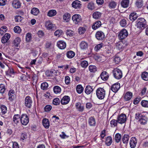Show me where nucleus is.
I'll list each match as a JSON object with an SVG mask.
<instances>
[{"label":"nucleus","instance_id":"obj_1","mask_svg":"<svg viewBox=\"0 0 148 148\" xmlns=\"http://www.w3.org/2000/svg\"><path fill=\"white\" fill-rule=\"evenodd\" d=\"M135 119L138 120L139 123L142 125H145L148 121L147 115L138 112L136 114Z\"/></svg>","mask_w":148,"mask_h":148},{"label":"nucleus","instance_id":"obj_2","mask_svg":"<svg viewBox=\"0 0 148 148\" xmlns=\"http://www.w3.org/2000/svg\"><path fill=\"white\" fill-rule=\"evenodd\" d=\"M136 22V26L139 29H144L147 25L146 21L143 18H139Z\"/></svg>","mask_w":148,"mask_h":148},{"label":"nucleus","instance_id":"obj_3","mask_svg":"<svg viewBox=\"0 0 148 148\" xmlns=\"http://www.w3.org/2000/svg\"><path fill=\"white\" fill-rule=\"evenodd\" d=\"M96 94L98 99H102L105 97L106 91L103 88L99 87L97 89Z\"/></svg>","mask_w":148,"mask_h":148},{"label":"nucleus","instance_id":"obj_4","mask_svg":"<svg viewBox=\"0 0 148 148\" xmlns=\"http://www.w3.org/2000/svg\"><path fill=\"white\" fill-rule=\"evenodd\" d=\"M113 73L114 78L117 79H119L122 77V72L119 69H114L113 71Z\"/></svg>","mask_w":148,"mask_h":148},{"label":"nucleus","instance_id":"obj_5","mask_svg":"<svg viewBox=\"0 0 148 148\" xmlns=\"http://www.w3.org/2000/svg\"><path fill=\"white\" fill-rule=\"evenodd\" d=\"M128 35V33L127 30L123 29L120 32L118 35V37L120 39L122 40L127 37Z\"/></svg>","mask_w":148,"mask_h":148},{"label":"nucleus","instance_id":"obj_6","mask_svg":"<svg viewBox=\"0 0 148 148\" xmlns=\"http://www.w3.org/2000/svg\"><path fill=\"white\" fill-rule=\"evenodd\" d=\"M25 105L28 108H31L33 103L31 97L27 96L25 99Z\"/></svg>","mask_w":148,"mask_h":148},{"label":"nucleus","instance_id":"obj_7","mask_svg":"<svg viewBox=\"0 0 148 148\" xmlns=\"http://www.w3.org/2000/svg\"><path fill=\"white\" fill-rule=\"evenodd\" d=\"M72 20L73 23L75 24H78L80 23L82 19L80 15L79 14H75L72 17Z\"/></svg>","mask_w":148,"mask_h":148},{"label":"nucleus","instance_id":"obj_8","mask_svg":"<svg viewBox=\"0 0 148 148\" xmlns=\"http://www.w3.org/2000/svg\"><path fill=\"white\" fill-rule=\"evenodd\" d=\"M126 119V115L124 114H121L119 115L117 118L118 122L121 124L124 123L125 122Z\"/></svg>","mask_w":148,"mask_h":148},{"label":"nucleus","instance_id":"obj_9","mask_svg":"<svg viewBox=\"0 0 148 148\" xmlns=\"http://www.w3.org/2000/svg\"><path fill=\"white\" fill-rule=\"evenodd\" d=\"M20 121L22 125H26L28 123L29 119L27 115L23 114L21 117Z\"/></svg>","mask_w":148,"mask_h":148},{"label":"nucleus","instance_id":"obj_10","mask_svg":"<svg viewBox=\"0 0 148 148\" xmlns=\"http://www.w3.org/2000/svg\"><path fill=\"white\" fill-rule=\"evenodd\" d=\"M96 37L98 40H102L105 38V34L103 32L101 31H99L97 32L95 35Z\"/></svg>","mask_w":148,"mask_h":148},{"label":"nucleus","instance_id":"obj_11","mask_svg":"<svg viewBox=\"0 0 148 148\" xmlns=\"http://www.w3.org/2000/svg\"><path fill=\"white\" fill-rule=\"evenodd\" d=\"M120 88L119 83H116L113 84L111 87V90L114 92H117Z\"/></svg>","mask_w":148,"mask_h":148},{"label":"nucleus","instance_id":"obj_12","mask_svg":"<svg viewBox=\"0 0 148 148\" xmlns=\"http://www.w3.org/2000/svg\"><path fill=\"white\" fill-rule=\"evenodd\" d=\"M70 99V97L68 96H64L61 100L60 102L62 105H66L69 102Z\"/></svg>","mask_w":148,"mask_h":148},{"label":"nucleus","instance_id":"obj_13","mask_svg":"<svg viewBox=\"0 0 148 148\" xmlns=\"http://www.w3.org/2000/svg\"><path fill=\"white\" fill-rule=\"evenodd\" d=\"M137 143V139L135 137H132L131 138L130 141V144L131 148H134Z\"/></svg>","mask_w":148,"mask_h":148},{"label":"nucleus","instance_id":"obj_14","mask_svg":"<svg viewBox=\"0 0 148 148\" xmlns=\"http://www.w3.org/2000/svg\"><path fill=\"white\" fill-rule=\"evenodd\" d=\"M57 46L60 49H64L66 47V44L63 41L60 40L57 42Z\"/></svg>","mask_w":148,"mask_h":148},{"label":"nucleus","instance_id":"obj_15","mask_svg":"<svg viewBox=\"0 0 148 148\" xmlns=\"http://www.w3.org/2000/svg\"><path fill=\"white\" fill-rule=\"evenodd\" d=\"M10 37V35L9 33L5 34L2 38L1 42L2 43L4 44L7 42Z\"/></svg>","mask_w":148,"mask_h":148},{"label":"nucleus","instance_id":"obj_16","mask_svg":"<svg viewBox=\"0 0 148 148\" xmlns=\"http://www.w3.org/2000/svg\"><path fill=\"white\" fill-rule=\"evenodd\" d=\"M125 46V44L122 41L119 42L116 44V47L119 50H122Z\"/></svg>","mask_w":148,"mask_h":148},{"label":"nucleus","instance_id":"obj_17","mask_svg":"<svg viewBox=\"0 0 148 148\" xmlns=\"http://www.w3.org/2000/svg\"><path fill=\"white\" fill-rule=\"evenodd\" d=\"M72 5V7L74 8L77 9L80 8L81 4L80 1L78 0H75L73 2Z\"/></svg>","mask_w":148,"mask_h":148},{"label":"nucleus","instance_id":"obj_18","mask_svg":"<svg viewBox=\"0 0 148 148\" xmlns=\"http://www.w3.org/2000/svg\"><path fill=\"white\" fill-rule=\"evenodd\" d=\"M13 7L16 9L19 8L21 6V3L18 0H14L12 2Z\"/></svg>","mask_w":148,"mask_h":148},{"label":"nucleus","instance_id":"obj_19","mask_svg":"<svg viewBox=\"0 0 148 148\" xmlns=\"http://www.w3.org/2000/svg\"><path fill=\"white\" fill-rule=\"evenodd\" d=\"M75 107L77 110L79 112H82L84 110V106L79 102L76 103Z\"/></svg>","mask_w":148,"mask_h":148},{"label":"nucleus","instance_id":"obj_20","mask_svg":"<svg viewBox=\"0 0 148 148\" xmlns=\"http://www.w3.org/2000/svg\"><path fill=\"white\" fill-rule=\"evenodd\" d=\"M45 26L47 29L50 30L54 28L55 25L49 21H47L45 23Z\"/></svg>","mask_w":148,"mask_h":148},{"label":"nucleus","instance_id":"obj_21","mask_svg":"<svg viewBox=\"0 0 148 148\" xmlns=\"http://www.w3.org/2000/svg\"><path fill=\"white\" fill-rule=\"evenodd\" d=\"M101 79L104 81L107 80L109 77V75L108 73L105 71H103L101 74Z\"/></svg>","mask_w":148,"mask_h":148},{"label":"nucleus","instance_id":"obj_22","mask_svg":"<svg viewBox=\"0 0 148 148\" xmlns=\"http://www.w3.org/2000/svg\"><path fill=\"white\" fill-rule=\"evenodd\" d=\"M129 137V136L128 134H124L122 137V140L123 143L126 145L128 144Z\"/></svg>","mask_w":148,"mask_h":148},{"label":"nucleus","instance_id":"obj_23","mask_svg":"<svg viewBox=\"0 0 148 148\" xmlns=\"http://www.w3.org/2000/svg\"><path fill=\"white\" fill-rule=\"evenodd\" d=\"M132 96V93L130 92H127L125 95V99L126 101H129L131 99Z\"/></svg>","mask_w":148,"mask_h":148},{"label":"nucleus","instance_id":"obj_24","mask_svg":"<svg viewBox=\"0 0 148 148\" xmlns=\"http://www.w3.org/2000/svg\"><path fill=\"white\" fill-rule=\"evenodd\" d=\"M101 25V22L100 21H97L93 24L92 27L93 29L96 30L99 28Z\"/></svg>","mask_w":148,"mask_h":148},{"label":"nucleus","instance_id":"obj_25","mask_svg":"<svg viewBox=\"0 0 148 148\" xmlns=\"http://www.w3.org/2000/svg\"><path fill=\"white\" fill-rule=\"evenodd\" d=\"M93 91L92 88L90 85L87 86L85 89V92L87 95L90 94Z\"/></svg>","mask_w":148,"mask_h":148},{"label":"nucleus","instance_id":"obj_26","mask_svg":"<svg viewBox=\"0 0 148 148\" xmlns=\"http://www.w3.org/2000/svg\"><path fill=\"white\" fill-rule=\"evenodd\" d=\"M42 123L43 126L46 129L49 128V123L48 119H44L42 120Z\"/></svg>","mask_w":148,"mask_h":148},{"label":"nucleus","instance_id":"obj_27","mask_svg":"<svg viewBox=\"0 0 148 148\" xmlns=\"http://www.w3.org/2000/svg\"><path fill=\"white\" fill-rule=\"evenodd\" d=\"M21 40L20 38L19 37L16 38L14 40L13 44L14 46H15L16 47H18L21 42Z\"/></svg>","mask_w":148,"mask_h":148},{"label":"nucleus","instance_id":"obj_28","mask_svg":"<svg viewBox=\"0 0 148 148\" xmlns=\"http://www.w3.org/2000/svg\"><path fill=\"white\" fill-rule=\"evenodd\" d=\"M129 4V0H123L121 3L122 6L124 8L128 7Z\"/></svg>","mask_w":148,"mask_h":148},{"label":"nucleus","instance_id":"obj_29","mask_svg":"<svg viewBox=\"0 0 148 148\" xmlns=\"http://www.w3.org/2000/svg\"><path fill=\"white\" fill-rule=\"evenodd\" d=\"M21 117L19 114H15L13 118V121L14 123L17 124L20 120Z\"/></svg>","mask_w":148,"mask_h":148},{"label":"nucleus","instance_id":"obj_30","mask_svg":"<svg viewBox=\"0 0 148 148\" xmlns=\"http://www.w3.org/2000/svg\"><path fill=\"white\" fill-rule=\"evenodd\" d=\"M138 17L137 14L135 13H131L129 16V18L132 21H133L136 20Z\"/></svg>","mask_w":148,"mask_h":148},{"label":"nucleus","instance_id":"obj_31","mask_svg":"<svg viewBox=\"0 0 148 148\" xmlns=\"http://www.w3.org/2000/svg\"><path fill=\"white\" fill-rule=\"evenodd\" d=\"M14 91L13 90H10L8 93L9 99L10 101H12L14 98Z\"/></svg>","mask_w":148,"mask_h":148},{"label":"nucleus","instance_id":"obj_32","mask_svg":"<svg viewBox=\"0 0 148 148\" xmlns=\"http://www.w3.org/2000/svg\"><path fill=\"white\" fill-rule=\"evenodd\" d=\"M80 47L82 49H85L88 47V44L86 42L82 41L80 44Z\"/></svg>","mask_w":148,"mask_h":148},{"label":"nucleus","instance_id":"obj_33","mask_svg":"<svg viewBox=\"0 0 148 148\" xmlns=\"http://www.w3.org/2000/svg\"><path fill=\"white\" fill-rule=\"evenodd\" d=\"M101 14L100 12L96 11L93 13L92 16L94 18L97 19L101 17Z\"/></svg>","mask_w":148,"mask_h":148},{"label":"nucleus","instance_id":"obj_34","mask_svg":"<svg viewBox=\"0 0 148 148\" xmlns=\"http://www.w3.org/2000/svg\"><path fill=\"white\" fill-rule=\"evenodd\" d=\"M88 123L91 126H94L95 124V119L92 117H90L88 120Z\"/></svg>","mask_w":148,"mask_h":148},{"label":"nucleus","instance_id":"obj_35","mask_svg":"<svg viewBox=\"0 0 148 148\" xmlns=\"http://www.w3.org/2000/svg\"><path fill=\"white\" fill-rule=\"evenodd\" d=\"M71 17L70 14L68 13H66L63 16V18L66 22H68L70 20Z\"/></svg>","mask_w":148,"mask_h":148},{"label":"nucleus","instance_id":"obj_36","mask_svg":"<svg viewBox=\"0 0 148 148\" xmlns=\"http://www.w3.org/2000/svg\"><path fill=\"white\" fill-rule=\"evenodd\" d=\"M39 12V10L37 8H34L31 10V13L35 16L37 15Z\"/></svg>","mask_w":148,"mask_h":148},{"label":"nucleus","instance_id":"obj_37","mask_svg":"<svg viewBox=\"0 0 148 148\" xmlns=\"http://www.w3.org/2000/svg\"><path fill=\"white\" fill-rule=\"evenodd\" d=\"M76 90L79 94H81L83 91L84 88L81 85H78L76 87Z\"/></svg>","mask_w":148,"mask_h":148},{"label":"nucleus","instance_id":"obj_38","mask_svg":"<svg viewBox=\"0 0 148 148\" xmlns=\"http://www.w3.org/2000/svg\"><path fill=\"white\" fill-rule=\"evenodd\" d=\"M106 143L107 146H110L112 143V139L111 137L108 136L107 137L106 140Z\"/></svg>","mask_w":148,"mask_h":148},{"label":"nucleus","instance_id":"obj_39","mask_svg":"<svg viewBox=\"0 0 148 148\" xmlns=\"http://www.w3.org/2000/svg\"><path fill=\"white\" fill-rule=\"evenodd\" d=\"M117 3L114 1H111L108 4V7L111 9H114L115 8L116 6Z\"/></svg>","mask_w":148,"mask_h":148},{"label":"nucleus","instance_id":"obj_40","mask_svg":"<svg viewBox=\"0 0 148 148\" xmlns=\"http://www.w3.org/2000/svg\"><path fill=\"white\" fill-rule=\"evenodd\" d=\"M75 55V53L72 51H68L66 53L67 57L69 58H71L74 57Z\"/></svg>","mask_w":148,"mask_h":148},{"label":"nucleus","instance_id":"obj_41","mask_svg":"<svg viewBox=\"0 0 148 148\" xmlns=\"http://www.w3.org/2000/svg\"><path fill=\"white\" fill-rule=\"evenodd\" d=\"M142 0H137L135 3L136 5L138 8H141L143 5Z\"/></svg>","mask_w":148,"mask_h":148},{"label":"nucleus","instance_id":"obj_42","mask_svg":"<svg viewBox=\"0 0 148 148\" xmlns=\"http://www.w3.org/2000/svg\"><path fill=\"white\" fill-rule=\"evenodd\" d=\"M56 14V10H51L49 11L47 13V15L50 17H52L55 15Z\"/></svg>","mask_w":148,"mask_h":148},{"label":"nucleus","instance_id":"obj_43","mask_svg":"<svg viewBox=\"0 0 148 148\" xmlns=\"http://www.w3.org/2000/svg\"><path fill=\"white\" fill-rule=\"evenodd\" d=\"M141 77L144 80H148V73L146 72H143L141 75Z\"/></svg>","mask_w":148,"mask_h":148},{"label":"nucleus","instance_id":"obj_44","mask_svg":"<svg viewBox=\"0 0 148 148\" xmlns=\"http://www.w3.org/2000/svg\"><path fill=\"white\" fill-rule=\"evenodd\" d=\"M78 33L80 34H83L86 31V29L84 27H80L78 29Z\"/></svg>","mask_w":148,"mask_h":148},{"label":"nucleus","instance_id":"obj_45","mask_svg":"<svg viewBox=\"0 0 148 148\" xmlns=\"http://www.w3.org/2000/svg\"><path fill=\"white\" fill-rule=\"evenodd\" d=\"M115 140L117 143H119L121 140V135L119 133H117L116 134L115 136Z\"/></svg>","mask_w":148,"mask_h":148},{"label":"nucleus","instance_id":"obj_46","mask_svg":"<svg viewBox=\"0 0 148 148\" xmlns=\"http://www.w3.org/2000/svg\"><path fill=\"white\" fill-rule=\"evenodd\" d=\"M88 68L89 70L91 72H95L97 71V68L95 65H90Z\"/></svg>","mask_w":148,"mask_h":148},{"label":"nucleus","instance_id":"obj_47","mask_svg":"<svg viewBox=\"0 0 148 148\" xmlns=\"http://www.w3.org/2000/svg\"><path fill=\"white\" fill-rule=\"evenodd\" d=\"M53 90L54 92L56 94L60 93L61 91V88L58 86H55L53 87Z\"/></svg>","mask_w":148,"mask_h":148},{"label":"nucleus","instance_id":"obj_48","mask_svg":"<svg viewBox=\"0 0 148 148\" xmlns=\"http://www.w3.org/2000/svg\"><path fill=\"white\" fill-rule=\"evenodd\" d=\"M141 104L142 106L144 108H148V101L146 100H143L141 101Z\"/></svg>","mask_w":148,"mask_h":148},{"label":"nucleus","instance_id":"obj_49","mask_svg":"<svg viewBox=\"0 0 148 148\" xmlns=\"http://www.w3.org/2000/svg\"><path fill=\"white\" fill-rule=\"evenodd\" d=\"M117 120L113 119L110 122V124L111 127H114L116 126L117 125Z\"/></svg>","mask_w":148,"mask_h":148},{"label":"nucleus","instance_id":"obj_50","mask_svg":"<svg viewBox=\"0 0 148 148\" xmlns=\"http://www.w3.org/2000/svg\"><path fill=\"white\" fill-rule=\"evenodd\" d=\"M48 87V84L46 82H44L41 84V88L43 90H46Z\"/></svg>","mask_w":148,"mask_h":148},{"label":"nucleus","instance_id":"obj_51","mask_svg":"<svg viewBox=\"0 0 148 148\" xmlns=\"http://www.w3.org/2000/svg\"><path fill=\"white\" fill-rule=\"evenodd\" d=\"M1 109L2 114H5L7 112V107L4 105L1 106Z\"/></svg>","mask_w":148,"mask_h":148},{"label":"nucleus","instance_id":"obj_52","mask_svg":"<svg viewBox=\"0 0 148 148\" xmlns=\"http://www.w3.org/2000/svg\"><path fill=\"white\" fill-rule=\"evenodd\" d=\"M14 30L15 33L19 34L21 32V29L19 26H17L14 28Z\"/></svg>","mask_w":148,"mask_h":148},{"label":"nucleus","instance_id":"obj_53","mask_svg":"<svg viewBox=\"0 0 148 148\" xmlns=\"http://www.w3.org/2000/svg\"><path fill=\"white\" fill-rule=\"evenodd\" d=\"M87 8L91 10H93L95 8L94 3L92 2L89 3L88 5Z\"/></svg>","mask_w":148,"mask_h":148},{"label":"nucleus","instance_id":"obj_54","mask_svg":"<svg viewBox=\"0 0 148 148\" xmlns=\"http://www.w3.org/2000/svg\"><path fill=\"white\" fill-rule=\"evenodd\" d=\"M114 61L116 64H117L121 62V60L120 58L118 56H115L114 58Z\"/></svg>","mask_w":148,"mask_h":148},{"label":"nucleus","instance_id":"obj_55","mask_svg":"<svg viewBox=\"0 0 148 148\" xmlns=\"http://www.w3.org/2000/svg\"><path fill=\"white\" fill-rule=\"evenodd\" d=\"M53 104L55 105H59L60 103V100L58 98L54 99L53 101Z\"/></svg>","mask_w":148,"mask_h":148},{"label":"nucleus","instance_id":"obj_56","mask_svg":"<svg viewBox=\"0 0 148 148\" xmlns=\"http://www.w3.org/2000/svg\"><path fill=\"white\" fill-rule=\"evenodd\" d=\"M5 90V85L2 84H0V93H3L4 92Z\"/></svg>","mask_w":148,"mask_h":148},{"label":"nucleus","instance_id":"obj_57","mask_svg":"<svg viewBox=\"0 0 148 148\" xmlns=\"http://www.w3.org/2000/svg\"><path fill=\"white\" fill-rule=\"evenodd\" d=\"M23 18L19 15H17L14 17V19L16 22H21Z\"/></svg>","mask_w":148,"mask_h":148},{"label":"nucleus","instance_id":"obj_58","mask_svg":"<svg viewBox=\"0 0 148 148\" xmlns=\"http://www.w3.org/2000/svg\"><path fill=\"white\" fill-rule=\"evenodd\" d=\"M27 134L25 132H23L21 133L20 138L21 140L23 141L25 139L27 138Z\"/></svg>","mask_w":148,"mask_h":148},{"label":"nucleus","instance_id":"obj_59","mask_svg":"<svg viewBox=\"0 0 148 148\" xmlns=\"http://www.w3.org/2000/svg\"><path fill=\"white\" fill-rule=\"evenodd\" d=\"M62 32V31L61 30H57L55 32V36H56L59 37L61 35Z\"/></svg>","mask_w":148,"mask_h":148},{"label":"nucleus","instance_id":"obj_60","mask_svg":"<svg viewBox=\"0 0 148 148\" xmlns=\"http://www.w3.org/2000/svg\"><path fill=\"white\" fill-rule=\"evenodd\" d=\"M103 46V44L102 43H100L97 45L95 47V50L96 51H98Z\"/></svg>","mask_w":148,"mask_h":148},{"label":"nucleus","instance_id":"obj_61","mask_svg":"<svg viewBox=\"0 0 148 148\" xmlns=\"http://www.w3.org/2000/svg\"><path fill=\"white\" fill-rule=\"evenodd\" d=\"M120 23L122 27H125L126 26L127 23L125 20L124 19H122Z\"/></svg>","mask_w":148,"mask_h":148},{"label":"nucleus","instance_id":"obj_62","mask_svg":"<svg viewBox=\"0 0 148 148\" xmlns=\"http://www.w3.org/2000/svg\"><path fill=\"white\" fill-rule=\"evenodd\" d=\"M31 34L30 33H27L26 36V40L27 42H29L31 40Z\"/></svg>","mask_w":148,"mask_h":148},{"label":"nucleus","instance_id":"obj_63","mask_svg":"<svg viewBox=\"0 0 148 148\" xmlns=\"http://www.w3.org/2000/svg\"><path fill=\"white\" fill-rule=\"evenodd\" d=\"M81 65L83 67L86 68L88 66V63L86 61H83L81 62Z\"/></svg>","mask_w":148,"mask_h":148},{"label":"nucleus","instance_id":"obj_64","mask_svg":"<svg viewBox=\"0 0 148 148\" xmlns=\"http://www.w3.org/2000/svg\"><path fill=\"white\" fill-rule=\"evenodd\" d=\"M52 109V106L50 105L46 106L44 108L45 112H47L50 111Z\"/></svg>","mask_w":148,"mask_h":148}]
</instances>
